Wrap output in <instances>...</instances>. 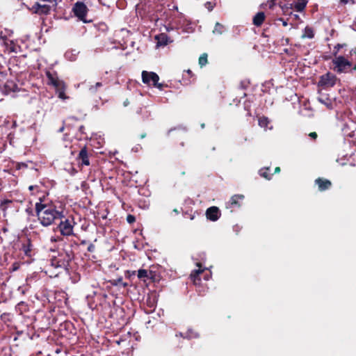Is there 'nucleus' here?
<instances>
[{"label":"nucleus","mask_w":356,"mask_h":356,"mask_svg":"<svg viewBox=\"0 0 356 356\" xmlns=\"http://www.w3.org/2000/svg\"><path fill=\"white\" fill-rule=\"evenodd\" d=\"M265 19V14L263 12L257 13L253 17V24L257 26H261Z\"/></svg>","instance_id":"nucleus-17"},{"label":"nucleus","mask_w":356,"mask_h":356,"mask_svg":"<svg viewBox=\"0 0 356 356\" xmlns=\"http://www.w3.org/2000/svg\"><path fill=\"white\" fill-rule=\"evenodd\" d=\"M280 172V167H276L275 169V173H278Z\"/></svg>","instance_id":"nucleus-39"},{"label":"nucleus","mask_w":356,"mask_h":356,"mask_svg":"<svg viewBox=\"0 0 356 356\" xmlns=\"http://www.w3.org/2000/svg\"><path fill=\"white\" fill-rule=\"evenodd\" d=\"M61 240V238L58 236H51V238H50V241L51 242H56V241H58Z\"/></svg>","instance_id":"nucleus-34"},{"label":"nucleus","mask_w":356,"mask_h":356,"mask_svg":"<svg viewBox=\"0 0 356 356\" xmlns=\"http://www.w3.org/2000/svg\"><path fill=\"white\" fill-rule=\"evenodd\" d=\"M207 218L211 221H216L220 216V210L216 207H211L207 209L206 211Z\"/></svg>","instance_id":"nucleus-9"},{"label":"nucleus","mask_w":356,"mask_h":356,"mask_svg":"<svg viewBox=\"0 0 356 356\" xmlns=\"http://www.w3.org/2000/svg\"><path fill=\"white\" fill-rule=\"evenodd\" d=\"M117 284H120V285H122V286L125 287L127 286V284L125 283V282H122V278H120L117 280Z\"/></svg>","instance_id":"nucleus-33"},{"label":"nucleus","mask_w":356,"mask_h":356,"mask_svg":"<svg viewBox=\"0 0 356 356\" xmlns=\"http://www.w3.org/2000/svg\"><path fill=\"white\" fill-rule=\"evenodd\" d=\"M295 18H297L298 16V15H294Z\"/></svg>","instance_id":"nucleus-44"},{"label":"nucleus","mask_w":356,"mask_h":356,"mask_svg":"<svg viewBox=\"0 0 356 356\" xmlns=\"http://www.w3.org/2000/svg\"><path fill=\"white\" fill-rule=\"evenodd\" d=\"M148 275L147 270L145 269H140L138 271V277L140 279L145 278Z\"/></svg>","instance_id":"nucleus-27"},{"label":"nucleus","mask_w":356,"mask_h":356,"mask_svg":"<svg viewBox=\"0 0 356 356\" xmlns=\"http://www.w3.org/2000/svg\"><path fill=\"white\" fill-rule=\"evenodd\" d=\"M172 30H173L172 27H166V31H172Z\"/></svg>","instance_id":"nucleus-40"},{"label":"nucleus","mask_w":356,"mask_h":356,"mask_svg":"<svg viewBox=\"0 0 356 356\" xmlns=\"http://www.w3.org/2000/svg\"><path fill=\"white\" fill-rule=\"evenodd\" d=\"M307 0H297L294 3V8L298 12H302L306 7Z\"/></svg>","instance_id":"nucleus-19"},{"label":"nucleus","mask_w":356,"mask_h":356,"mask_svg":"<svg viewBox=\"0 0 356 356\" xmlns=\"http://www.w3.org/2000/svg\"><path fill=\"white\" fill-rule=\"evenodd\" d=\"M127 220L129 224H131L136 221V218L133 215H128L127 217Z\"/></svg>","instance_id":"nucleus-31"},{"label":"nucleus","mask_w":356,"mask_h":356,"mask_svg":"<svg viewBox=\"0 0 356 356\" xmlns=\"http://www.w3.org/2000/svg\"><path fill=\"white\" fill-rule=\"evenodd\" d=\"M79 51L76 49H71L66 51L65 58L71 62L75 61L79 54Z\"/></svg>","instance_id":"nucleus-14"},{"label":"nucleus","mask_w":356,"mask_h":356,"mask_svg":"<svg viewBox=\"0 0 356 356\" xmlns=\"http://www.w3.org/2000/svg\"><path fill=\"white\" fill-rule=\"evenodd\" d=\"M226 31V28L219 22L216 23L215 27L213 30L214 35H222Z\"/></svg>","instance_id":"nucleus-21"},{"label":"nucleus","mask_w":356,"mask_h":356,"mask_svg":"<svg viewBox=\"0 0 356 356\" xmlns=\"http://www.w3.org/2000/svg\"><path fill=\"white\" fill-rule=\"evenodd\" d=\"M60 222L57 227L60 234L63 236H70L74 235V227L75 222L73 218H66L63 216L58 219Z\"/></svg>","instance_id":"nucleus-2"},{"label":"nucleus","mask_w":356,"mask_h":356,"mask_svg":"<svg viewBox=\"0 0 356 356\" xmlns=\"http://www.w3.org/2000/svg\"><path fill=\"white\" fill-rule=\"evenodd\" d=\"M127 102H125L124 103V105H125V106H126V105H127Z\"/></svg>","instance_id":"nucleus-46"},{"label":"nucleus","mask_w":356,"mask_h":356,"mask_svg":"<svg viewBox=\"0 0 356 356\" xmlns=\"http://www.w3.org/2000/svg\"><path fill=\"white\" fill-rule=\"evenodd\" d=\"M332 63L334 70L338 73L346 72L352 65V63L342 56H335L332 60Z\"/></svg>","instance_id":"nucleus-4"},{"label":"nucleus","mask_w":356,"mask_h":356,"mask_svg":"<svg viewBox=\"0 0 356 356\" xmlns=\"http://www.w3.org/2000/svg\"><path fill=\"white\" fill-rule=\"evenodd\" d=\"M63 265V262L62 264H60L59 261H56V264H55L54 261H52V266H55L56 267H62Z\"/></svg>","instance_id":"nucleus-35"},{"label":"nucleus","mask_w":356,"mask_h":356,"mask_svg":"<svg viewBox=\"0 0 356 356\" xmlns=\"http://www.w3.org/2000/svg\"><path fill=\"white\" fill-rule=\"evenodd\" d=\"M205 6L206 8L209 10V11H211L213 9V6L212 5V3L209 1L205 3Z\"/></svg>","instance_id":"nucleus-32"},{"label":"nucleus","mask_w":356,"mask_h":356,"mask_svg":"<svg viewBox=\"0 0 356 356\" xmlns=\"http://www.w3.org/2000/svg\"><path fill=\"white\" fill-rule=\"evenodd\" d=\"M72 10L74 13V15L78 17V19L82 21L84 23H88L90 21L86 19V15L88 11V9L86 4L81 1H77L74 3Z\"/></svg>","instance_id":"nucleus-5"},{"label":"nucleus","mask_w":356,"mask_h":356,"mask_svg":"<svg viewBox=\"0 0 356 356\" xmlns=\"http://www.w3.org/2000/svg\"><path fill=\"white\" fill-rule=\"evenodd\" d=\"M102 86V83L101 82H97L95 86H91L89 88V90L94 93L97 91V88L101 87Z\"/></svg>","instance_id":"nucleus-28"},{"label":"nucleus","mask_w":356,"mask_h":356,"mask_svg":"<svg viewBox=\"0 0 356 356\" xmlns=\"http://www.w3.org/2000/svg\"><path fill=\"white\" fill-rule=\"evenodd\" d=\"M203 271V270L199 268L195 270L193 273L191 274V277L193 279V282L196 284L197 277Z\"/></svg>","instance_id":"nucleus-26"},{"label":"nucleus","mask_w":356,"mask_h":356,"mask_svg":"<svg viewBox=\"0 0 356 356\" xmlns=\"http://www.w3.org/2000/svg\"><path fill=\"white\" fill-rule=\"evenodd\" d=\"M46 76L48 79V84L53 86L56 89L63 86L65 82L58 79L56 72L47 71Z\"/></svg>","instance_id":"nucleus-7"},{"label":"nucleus","mask_w":356,"mask_h":356,"mask_svg":"<svg viewBox=\"0 0 356 356\" xmlns=\"http://www.w3.org/2000/svg\"><path fill=\"white\" fill-rule=\"evenodd\" d=\"M179 335L181 337H183L184 338H186L188 339H195V338H197L199 337V334L195 332V330H193V329H188V330L186 331V332L184 334L180 332L179 333Z\"/></svg>","instance_id":"nucleus-18"},{"label":"nucleus","mask_w":356,"mask_h":356,"mask_svg":"<svg viewBox=\"0 0 356 356\" xmlns=\"http://www.w3.org/2000/svg\"><path fill=\"white\" fill-rule=\"evenodd\" d=\"M315 184L318 186V190L321 191L329 189L332 185L330 181L322 178L316 179Z\"/></svg>","instance_id":"nucleus-12"},{"label":"nucleus","mask_w":356,"mask_h":356,"mask_svg":"<svg viewBox=\"0 0 356 356\" xmlns=\"http://www.w3.org/2000/svg\"><path fill=\"white\" fill-rule=\"evenodd\" d=\"M209 277H210V275H209V276H206V277H205V280H208L209 279Z\"/></svg>","instance_id":"nucleus-43"},{"label":"nucleus","mask_w":356,"mask_h":356,"mask_svg":"<svg viewBox=\"0 0 356 356\" xmlns=\"http://www.w3.org/2000/svg\"><path fill=\"white\" fill-rule=\"evenodd\" d=\"M275 4V0H267L266 3H261L260 7L261 8H273Z\"/></svg>","instance_id":"nucleus-24"},{"label":"nucleus","mask_w":356,"mask_h":356,"mask_svg":"<svg viewBox=\"0 0 356 356\" xmlns=\"http://www.w3.org/2000/svg\"><path fill=\"white\" fill-rule=\"evenodd\" d=\"M79 159L81 161V164L85 165H89L90 161L88 159V152L86 147L81 149L79 154Z\"/></svg>","instance_id":"nucleus-15"},{"label":"nucleus","mask_w":356,"mask_h":356,"mask_svg":"<svg viewBox=\"0 0 356 356\" xmlns=\"http://www.w3.org/2000/svg\"><path fill=\"white\" fill-rule=\"evenodd\" d=\"M309 136L313 139H316L317 137V134L316 132H311Z\"/></svg>","instance_id":"nucleus-37"},{"label":"nucleus","mask_w":356,"mask_h":356,"mask_svg":"<svg viewBox=\"0 0 356 356\" xmlns=\"http://www.w3.org/2000/svg\"><path fill=\"white\" fill-rule=\"evenodd\" d=\"M258 123H259V125L261 128H264L265 130H267V129L271 130L273 129L272 125L269 126L270 124L269 119L265 116L259 118Z\"/></svg>","instance_id":"nucleus-16"},{"label":"nucleus","mask_w":356,"mask_h":356,"mask_svg":"<svg viewBox=\"0 0 356 356\" xmlns=\"http://www.w3.org/2000/svg\"><path fill=\"white\" fill-rule=\"evenodd\" d=\"M339 3L341 5H346L349 3L354 4L355 2V0H340Z\"/></svg>","instance_id":"nucleus-30"},{"label":"nucleus","mask_w":356,"mask_h":356,"mask_svg":"<svg viewBox=\"0 0 356 356\" xmlns=\"http://www.w3.org/2000/svg\"><path fill=\"white\" fill-rule=\"evenodd\" d=\"M35 211L39 222L44 227L51 225L56 220L63 217V212L56 210L53 206L41 202L35 204Z\"/></svg>","instance_id":"nucleus-1"},{"label":"nucleus","mask_w":356,"mask_h":356,"mask_svg":"<svg viewBox=\"0 0 356 356\" xmlns=\"http://www.w3.org/2000/svg\"><path fill=\"white\" fill-rule=\"evenodd\" d=\"M127 102H125L124 103V105H125V106H126V105H127Z\"/></svg>","instance_id":"nucleus-45"},{"label":"nucleus","mask_w":356,"mask_h":356,"mask_svg":"<svg viewBox=\"0 0 356 356\" xmlns=\"http://www.w3.org/2000/svg\"><path fill=\"white\" fill-rule=\"evenodd\" d=\"M66 89V85L64 84L63 86H60V88L56 89L58 97L61 99H66L67 97L65 94V91Z\"/></svg>","instance_id":"nucleus-22"},{"label":"nucleus","mask_w":356,"mask_h":356,"mask_svg":"<svg viewBox=\"0 0 356 356\" xmlns=\"http://www.w3.org/2000/svg\"><path fill=\"white\" fill-rule=\"evenodd\" d=\"M269 170H270L269 168H261L259 170V173L260 176L269 180L271 179V175H269V173H268Z\"/></svg>","instance_id":"nucleus-23"},{"label":"nucleus","mask_w":356,"mask_h":356,"mask_svg":"<svg viewBox=\"0 0 356 356\" xmlns=\"http://www.w3.org/2000/svg\"><path fill=\"white\" fill-rule=\"evenodd\" d=\"M244 197V195L241 194H236L232 196L229 200L226 203L227 209H232L234 208L241 207Z\"/></svg>","instance_id":"nucleus-8"},{"label":"nucleus","mask_w":356,"mask_h":356,"mask_svg":"<svg viewBox=\"0 0 356 356\" xmlns=\"http://www.w3.org/2000/svg\"><path fill=\"white\" fill-rule=\"evenodd\" d=\"M314 37V32L312 27L306 26L302 35V38L312 39Z\"/></svg>","instance_id":"nucleus-20"},{"label":"nucleus","mask_w":356,"mask_h":356,"mask_svg":"<svg viewBox=\"0 0 356 356\" xmlns=\"http://www.w3.org/2000/svg\"><path fill=\"white\" fill-rule=\"evenodd\" d=\"M207 63V55L206 54H203L199 58V65L201 67L204 66Z\"/></svg>","instance_id":"nucleus-25"},{"label":"nucleus","mask_w":356,"mask_h":356,"mask_svg":"<svg viewBox=\"0 0 356 356\" xmlns=\"http://www.w3.org/2000/svg\"><path fill=\"white\" fill-rule=\"evenodd\" d=\"M142 81L145 84L148 86H153L159 90H162L163 84L159 83V75L153 72L143 71L142 72Z\"/></svg>","instance_id":"nucleus-3"},{"label":"nucleus","mask_w":356,"mask_h":356,"mask_svg":"<svg viewBox=\"0 0 356 356\" xmlns=\"http://www.w3.org/2000/svg\"><path fill=\"white\" fill-rule=\"evenodd\" d=\"M155 40L157 41L156 47H164L171 41L169 37L165 33H161L155 36Z\"/></svg>","instance_id":"nucleus-13"},{"label":"nucleus","mask_w":356,"mask_h":356,"mask_svg":"<svg viewBox=\"0 0 356 356\" xmlns=\"http://www.w3.org/2000/svg\"><path fill=\"white\" fill-rule=\"evenodd\" d=\"M94 249H95V246H94V245H92V244H90V245L88 246V250L89 252H93V251H94Z\"/></svg>","instance_id":"nucleus-38"},{"label":"nucleus","mask_w":356,"mask_h":356,"mask_svg":"<svg viewBox=\"0 0 356 356\" xmlns=\"http://www.w3.org/2000/svg\"><path fill=\"white\" fill-rule=\"evenodd\" d=\"M50 10L51 7L49 6L41 5L39 3H35L32 7L33 13L39 15H47Z\"/></svg>","instance_id":"nucleus-10"},{"label":"nucleus","mask_w":356,"mask_h":356,"mask_svg":"<svg viewBox=\"0 0 356 356\" xmlns=\"http://www.w3.org/2000/svg\"><path fill=\"white\" fill-rule=\"evenodd\" d=\"M23 250H24V252L26 255L29 256L30 255L29 252L31 251V245H30V243H28L27 245H24L23 246Z\"/></svg>","instance_id":"nucleus-29"},{"label":"nucleus","mask_w":356,"mask_h":356,"mask_svg":"<svg viewBox=\"0 0 356 356\" xmlns=\"http://www.w3.org/2000/svg\"><path fill=\"white\" fill-rule=\"evenodd\" d=\"M317 99L321 104L325 105L328 109L333 108V102L327 95L320 93L319 96L317 97Z\"/></svg>","instance_id":"nucleus-11"},{"label":"nucleus","mask_w":356,"mask_h":356,"mask_svg":"<svg viewBox=\"0 0 356 356\" xmlns=\"http://www.w3.org/2000/svg\"><path fill=\"white\" fill-rule=\"evenodd\" d=\"M278 20L282 22V24H283V26H287L288 23H287V22H286V20H284V19H282V18H279V19H278Z\"/></svg>","instance_id":"nucleus-36"},{"label":"nucleus","mask_w":356,"mask_h":356,"mask_svg":"<svg viewBox=\"0 0 356 356\" xmlns=\"http://www.w3.org/2000/svg\"><path fill=\"white\" fill-rule=\"evenodd\" d=\"M64 130V127H62L60 129H59V131L61 132Z\"/></svg>","instance_id":"nucleus-41"},{"label":"nucleus","mask_w":356,"mask_h":356,"mask_svg":"<svg viewBox=\"0 0 356 356\" xmlns=\"http://www.w3.org/2000/svg\"><path fill=\"white\" fill-rule=\"evenodd\" d=\"M337 81V76L331 73L327 72L320 77L318 85L325 88L333 87Z\"/></svg>","instance_id":"nucleus-6"},{"label":"nucleus","mask_w":356,"mask_h":356,"mask_svg":"<svg viewBox=\"0 0 356 356\" xmlns=\"http://www.w3.org/2000/svg\"><path fill=\"white\" fill-rule=\"evenodd\" d=\"M34 186H29V190L32 191L33 189Z\"/></svg>","instance_id":"nucleus-42"}]
</instances>
